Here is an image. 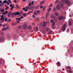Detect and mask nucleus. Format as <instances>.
<instances>
[{"instance_id": "f257e3e1", "label": "nucleus", "mask_w": 73, "mask_h": 73, "mask_svg": "<svg viewBox=\"0 0 73 73\" xmlns=\"http://www.w3.org/2000/svg\"><path fill=\"white\" fill-rule=\"evenodd\" d=\"M47 24V23L46 22H41L40 23V25L41 27H46Z\"/></svg>"}, {"instance_id": "f03ea898", "label": "nucleus", "mask_w": 73, "mask_h": 73, "mask_svg": "<svg viewBox=\"0 0 73 73\" xmlns=\"http://www.w3.org/2000/svg\"><path fill=\"white\" fill-rule=\"evenodd\" d=\"M66 24H64L62 25V30L63 31H65L66 29Z\"/></svg>"}, {"instance_id": "7ed1b4c3", "label": "nucleus", "mask_w": 73, "mask_h": 73, "mask_svg": "<svg viewBox=\"0 0 73 73\" xmlns=\"http://www.w3.org/2000/svg\"><path fill=\"white\" fill-rule=\"evenodd\" d=\"M23 28L25 30L28 28V25L26 23H25L23 25Z\"/></svg>"}, {"instance_id": "20e7f679", "label": "nucleus", "mask_w": 73, "mask_h": 73, "mask_svg": "<svg viewBox=\"0 0 73 73\" xmlns=\"http://www.w3.org/2000/svg\"><path fill=\"white\" fill-rule=\"evenodd\" d=\"M65 3L67 5H70L71 4L70 1L68 0H66L65 1Z\"/></svg>"}, {"instance_id": "39448f33", "label": "nucleus", "mask_w": 73, "mask_h": 73, "mask_svg": "<svg viewBox=\"0 0 73 73\" xmlns=\"http://www.w3.org/2000/svg\"><path fill=\"white\" fill-rule=\"evenodd\" d=\"M4 40V38L3 36H1L0 37V41L3 42Z\"/></svg>"}, {"instance_id": "423d86ee", "label": "nucleus", "mask_w": 73, "mask_h": 73, "mask_svg": "<svg viewBox=\"0 0 73 73\" xmlns=\"http://www.w3.org/2000/svg\"><path fill=\"white\" fill-rule=\"evenodd\" d=\"M12 12L10 11L9 12L8 14V17H10L11 15Z\"/></svg>"}, {"instance_id": "0eeeda50", "label": "nucleus", "mask_w": 73, "mask_h": 73, "mask_svg": "<svg viewBox=\"0 0 73 73\" xmlns=\"http://www.w3.org/2000/svg\"><path fill=\"white\" fill-rule=\"evenodd\" d=\"M4 17V15H2L1 16V19H2V21H4L5 20L4 18L3 17Z\"/></svg>"}, {"instance_id": "6e6552de", "label": "nucleus", "mask_w": 73, "mask_h": 73, "mask_svg": "<svg viewBox=\"0 0 73 73\" xmlns=\"http://www.w3.org/2000/svg\"><path fill=\"white\" fill-rule=\"evenodd\" d=\"M13 37L14 39H16L18 38L17 35L16 34H15L13 35Z\"/></svg>"}, {"instance_id": "1a4fd4ad", "label": "nucleus", "mask_w": 73, "mask_h": 73, "mask_svg": "<svg viewBox=\"0 0 73 73\" xmlns=\"http://www.w3.org/2000/svg\"><path fill=\"white\" fill-rule=\"evenodd\" d=\"M9 29V27H7L6 28H3L2 29V31H4V30H7L8 29Z\"/></svg>"}, {"instance_id": "9d476101", "label": "nucleus", "mask_w": 73, "mask_h": 73, "mask_svg": "<svg viewBox=\"0 0 73 73\" xmlns=\"http://www.w3.org/2000/svg\"><path fill=\"white\" fill-rule=\"evenodd\" d=\"M60 4L59 5H56V9H60Z\"/></svg>"}, {"instance_id": "9b49d317", "label": "nucleus", "mask_w": 73, "mask_h": 73, "mask_svg": "<svg viewBox=\"0 0 73 73\" xmlns=\"http://www.w3.org/2000/svg\"><path fill=\"white\" fill-rule=\"evenodd\" d=\"M7 38L8 39H10L11 38V35L10 34H9L7 35Z\"/></svg>"}, {"instance_id": "f8f14e48", "label": "nucleus", "mask_w": 73, "mask_h": 73, "mask_svg": "<svg viewBox=\"0 0 73 73\" xmlns=\"http://www.w3.org/2000/svg\"><path fill=\"white\" fill-rule=\"evenodd\" d=\"M56 64H57V66L59 67L60 66H61V64L60 62H58L56 63Z\"/></svg>"}, {"instance_id": "ddd939ff", "label": "nucleus", "mask_w": 73, "mask_h": 73, "mask_svg": "<svg viewBox=\"0 0 73 73\" xmlns=\"http://www.w3.org/2000/svg\"><path fill=\"white\" fill-rule=\"evenodd\" d=\"M45 2V0H43L42 1H41V2L40 3V5H42L43 4H44V3Z\"/></svg>"}, {"instance_id": "4468645a", "label": "nucleus", "mask_w": 73, "mask_h": 73, "mask_svg": "<svg viewBox=\"0 0 73 73\" xmlns=\"http://www.w3.org/2000/svg\"><path fill=\"white\" fill-rule=\"evenodd\" d=\"M72 22L71 21H70V20H69V21H68V25L69 26L71 25H72Z\"/></svg>"}, {"instance_id": "2eb2a0df", "label": "nucleus", "mask_w": 73, "mask_h": 73, "mask_svg": "<svg viewBox=\"0 0 73 73\" xmlns=\"http://www.w3.org/2000/svg\"><path fill=\"white\" fill-rule=\"evenodd\" d=\"M57 11V9L56 8L54 7L53 9V11L54 12H56Z\"/></svg>"}, {"instance_id": "dca6fc26", "label": "nucleus", "mask_w": 73, "mask_h": 73, "mask_svg": "<svg viewBox=\"0 0 73 73\" xmlns=\"http://www.w3.org/2000/svg\"><path fill=\"white\" fill-rule=\"evenodd\" d=\"M40 32H42V33L43 34H45V31L43 30L42 29H41V30L40 31Z\"/></svg>"}, {"instance_id": "f3484780", "label": "nucleus", "mask_w": 73, "mask_h": 73, "mask_svg": "<svg viewBox=\"0 0 73 73\" xmlns=\"http://www.w3.org/2000/svg\"><path fill=\"white\" fill-rule=\"evenodd\" d=\"M64 19V17L61 16H60L59 17V20H62V19Z\"/></svg>"}, {"instance_id": "a211bd4d", "label": "nucleus", "mask_w": 73, "mask_h": 73, "mask_svg": "<svg viewBox=\"0 0 73 73\" xmlns=\"http://www.w3.org/2000/svg\"><path fill=\"white\" fill-rule=\"evenodd\" d=\"M17 25V23L16 22H13L12 24V26H13Z\"/></svg>"}, {"instance_id": "6ab92c4d", "label": "nucleus", "mask_w": 73, "mask_h": 73, "mask_svg": "<svg viewBox=\"0 0 73 73\" xmlns=\"http://www.w3.org/2000/svg\"><path fill=\"white\" fill-rule=\"evenodd\" d=\"M14 15H15V13H11V16L12 17H13Z\"/></svg>"}, {"instance_id": "aec40b11", "label": "nucleus", "mask_w": 73, "mask_h": 73, "mask_svg": "<svg viewBox=\"0 0 73 73\" xmlns=\"http://www.w3.org/2000/svg\"><path fill=\"white\" fill-rule=\"evenodd\" d=\"M38 29V28L37 27H35V31L36 32L38 31L37 30L36 31V30H37Z\"/></svg>"}, {"instance_id": "412c9836", "label": "nucleus", "mask_w": 73, "mask_h": 73, "mask_svg": "<svg viewBox=\"0 0 73 73\" xmlns=\"http://www.w3.org/2000/svg\"><path fill=\"white\" fill-rule=\"evenodd\" d=\"M15 13V15H19V12H16Z\"/></svg>"}, {"instance_id": "4be33fe9", "label": "nucleus", "mask_w": 73, "mask_h": 73, "mask_svg": "<svg viewBox=\"0 0 73 73\" xmlns=\"http://www.w3.org/2000/svg\"><path fill=\"white\" fill-rule=\"evenodd\" d=\"M50 17L51 18H53L54 17V14H52L50 15Z\"/></svg>"}, {"instance_id": "5701e85b", "label": "nucleus", "mask_w": 73, "mask_h": 73, "mask_svg": "<svg viewBox=\"0 0 73 73\" xmlns=\"http://www.w3.org/2000/svg\"><path fill=\"white\" fill-rule=\"evenodd\" d=\"M25 8H26V9H30L31 8L30 7H29V6H27V7H25Z\"/></svg>"}, {"instance_id": "b1692460", "label": "nucleus", "mask_w": 73, "mask_h": 73, "mask_svg": "<svg viewBox=\"0 0 73 73\" xmlns=\"http://www.w3.org/2000/svg\"><path fill=\"white\" fill-rule=\"evenodd\" d=\"M22 26H21V25L19 26L18 27V29H22Z\"/></svg>"}, {"instance_id": "393cba45", "label": "nucleus", "mask_w": 73, "mask_h": 73, "mask_svg": "<svg viewBox=\"0 0 73 73\" xmlns=\"http://www.w3.org/2000/svg\"><path fill=\"white\" fill-rule=\"evenodd\" d=\"M28 29L29 30H31L32 29V27L31 26H29L28 27Z\"/></svg>"}, {"instance_id": "a878e982", "label": "nucleus", "mask_w": 73, "mask_h": 73, "mask_svg": "<svg viewBox=\"0 0 73 73\" xmlns=\"http://www.w3.org/2000/svg\"><path fill=\"white\" fill-rule=\"evenodd\" d=\"M66 69L70 70L71 69V67L70 66H67L66 68Z\"/></svg>"}, {"instance_id": "bb28decb", "label": "nucleus", "mask_w": 73, "mask_h": 73, "mask_svg": "<svg viewBox=\"0 0 73 73\" xmlns=\"http://www.w3.org/2000/svg\"><path fill=\"white\" fill-rule=\"evenodd\" d=\"M60 6L62 8H63L64 7V5L63 4H60Z\"/></svg>"}, {"instance_id": "cd10ccee", "label": "nucleus", "mask_w": 73, "mask_h": 73, "mask_svg": "<svg viewBox=\"0 0 73 73\" xmlns=\"http://www.w3.org/2000/svg\"><path fill=\"white\" fill-rule=\"evenodd\" d=\"M58 15H59V14L58 13L55 12V16H58Z\"/></svg>"}, {"instance_id": "c85d7f7f", "label": "nucleus", "mask_w": 73, "mask_h": 73, "mask_svg": "<svg viewBox=\"0 0 73 73\" xmlns=\"http://www.w3.org/2000/svg\"><path fill=\"white\" fill-rule=\"evenodd\" d=\"M52 33V31L51 30H50L48 33L49 34H51Z\"/></svg>"}, {"instance_id": "c756f323", "label": "nucleus", "mask_w": 73, "mask_h": 73, "mask_svg": "<svg viewBox=\"0 0 73 73\" xmlns=\"http://www.w3.org/2000/svg\"><path fill=\"white\" fill-rule=\"evenodd\" d=\"M7 1L6 0H4L3 1V3H5V4H7Z\"/></svg>"}, {"instance_id": "7c9ffc66", "label": "nucleus", "mask_w": 73, "mask_h": 73, "mask_svg": "<svg viewBox=\"0 0 73 73\" xmlns=\"http://www.w3.org/2000/svg\"><path fill=\"white\" fill-rule=\"evenodd\" d=\"M11 21V19H8L7 21V22H10Z\"/></svg>"}, {"instance_id": "2f4dec72", "label": "nucleus", "mask_w": 73, "mask_h": 73, "mask_svg": "<svg viewBox=\"0 0 73 73\" xmlns=\"http://www.w3.org/2000/svg\"><path fill=\"white\" fill-rule=\"evenodd\" d=\"M36 20L37 21V22H38L39 21V19L38 17L36 18Z\"/></svg>"}, {"instance_id": "473e14b6", "label": "nucleus", "mask_w": 73, "mask_h": 73, "mask_svg": "<svg viewBox=\"0 0 73 73\" xmlns=\"http://www.w3.org/2000/svg\"><path fill=\"white\" fill-rule=\"evenodd\" d=\"M10 6L11 7H14V6L13 5H12V4H10Z\"/></svg>"}, {"instance_id": "72a5a7b5", "label": "nucleus", "mask_w": 73, "mask_h": 73, "mask_svg": "<svg viewBox=\"0 0 73 73\" xmlns=\"http://www.w3.org/2000/svg\"><path fill=\"white\" fill-rule=\"evenodd\" d=\"M55 27H56L54 26H52L51 27L53 29H55Z\"/></svg>"}, {"instance_id": "f704fd0d", "label": "nucleus", "mask_w": 73, "mask_h": 73, "mask_svg": "<svg viewBox=\"0 0 73 73\" xmlns=\"http://www.w3.org/2000/svg\"><path fill=\"white\" fill-rule=\"evenodd\" d=\"M16 20H21V18H16Z\"/></svg>"}, {"instance_id": "c9c22d12", "label": "nucleus", "mask_w": 73, "mask_h": 73, "mask_svg": "<svg viewBox=\"0 0 73 73\" xmlns=\"http://www.w3.org/2000/svg\"><path fill=\"white\" fill-rule=\"evenodd\" d=\"M33 12V11H29V12L27 14L28 15H29L30 13H31Z\"/></svg>"}, {"instance_id": "e433bc0d", "label": "nucleus", "mask_w": 73, "mask_h": 73, "mask_svg": "<svg viewBox=\"0 0 73 73\" xmlns=\"http://www.w3.org/2000/svg\"><path fill=\"white\" fill-rule=\"evenodd\" d=\"M5 10L4 9H2L1 10V13H3L4 11Z\"/></svg>"}, {"instance_id": "4c0bfd02", "label": "nucleus", "mask_w": 73, "mask_h": 73, "mask_svg": "<svg viewBox=\"0 0 73 73\" xmlns=\"http://www.w3.org/2000/svg\"><path fill=\"white\" fill-rule=\"evenodd\" d=\"M50 22L51 23H53L54 22V20H53V19H52L51 21H50Z\"/></svg>"}, {"instance_id": "58836bf2", "label": "nucleus", "mask_w": 73, "mask_h": 73, "mask_svg": "<svg viewBox=\"0 0 73 73\" xmlns=\"http://www.w3.org/2000/svg\"><path fill=\"white\" fill-rule=\"evenodd\" d=\"M17 24V23H20V22L19 21H17L16 22Z\"/></svg>"}, {"instance_id": "ea45409f", "label": "nucleus", "mask_w": 73, "mask_h": 73, "mask_svg": "<svg viewBox=\"0 0 73 73\" xmlns=\"http://www.w3.org/2000/svg\"><path fill=\"white\" fill-rule=\"evenodd\" d=\"M70 31V29L69 28H68L66 30V32L67 33H69Z\"/></svg>"}, {"instance_id": "a19ab883", "label": "nucleus", "mask_w": 73, "mask_h": 73, "mask_svg": "<svg viewBox=\"0 0 73 73\" xmlns=\"http://www.w3.org/2000/svg\"><path fill=\"white\" fill-rule=\"evenodd\" d=\"M51 10V8H49V9H48V12H50V11Z\"/></svg>"}, {"instance_id": "79ce46f5", "label": "nucleus", "mask_w": 73, "mask_h": 73, "mask_svg": "<svg viewBox=\"0 0 73 73\" xmlns=\"http://www.w3.org/2000/svg\"><path fill=\"white\" fill-rule=\"evenodd\" d=\"M8 20V18H6L5 19V22H6Z\"/></svg>"}, {"instance_id": "37998d69", "label": "nucleus", "mask_w": 73, "mask_h": 73, "mask_svg": "<svg viewBox=\"0 0 73 73\" xmlns=\"http://www.w3.org/2000/svg\"><path fill=\"white\" fill-rule=\"evenodd\" d=\"M49 30V29L48 28H46V31H48Z\"/></svg>"}, {"instance_id": "c03bdc74", "label": "nucleus", "mask_w": 73, "mask_h": 73, "mask_svg": "<svg viewBox=\"0 0 73 73\" xmlns=\"http://www.w3.org/2000/svg\"><path fill=\"white\" fill-rule=\"evenodd\" d=\"M27 15V13H24L23 14V16H26Z\"/></svg>"}, {"instance_id": "a18cd8bd", "label": "nucleus", "mask_w": 73, "mask_h": 73, "mask_svg": "<svg viewBox=\"0 0 73 73\" xmlns=\"http://www.w3.org/2000/svg\"><path fill=\"white\" fill-rule=\"evenodd\" d=\"M61 1L62 3H64L65 2V0H61Z\"/></svg>"}, {"instance_id": "49530a36", "label": "nucleus", "mask_w": 73, "mask_h": 73, "mask_svg": "<svg viewBox=\"0 0 73 73\" xmlns=\"http://www.w3.org/2000/svg\"><path fill=\"white\" fill-rule=\"evenodd\" d=\"M0 34H1V35H3L4 34V33H3V32H0Z\"/></svg>"}, {"instance_id": "de8ad7c7", "label": "nucleus", "mask_w": 73, "mask_h": 73, "mask_svg": "<svg viewBox=\"0 0 73 73\" xmlns=\"http://www.w3.org/2000/svg\"><path fill=\"white\" fill-rule=\"evenodd\" d=\"M14 9V7H12L10 9L11 10H13Z\"/></svg>"}, {"instance_id": "09e8293b", "label": "nucleus", "mask_w": 73, "mask_h": 73, "mask_svg": "<svg viewBox=\"0 0 73 73\" xmlns=\"http://www.w3.org/2000/svg\"><path fill=\"white\" fill-rule=\"evenodd\" d=\"M52 26H54L55 25V22H53V23H52Z\"/></svg>"}, {"instance_id": "8fccbe9b", "label": "nucleus", "mask_w": 73, "mask_h": 73, "mask_svg": "<svg viewBox=\"0 0 73 73\" xmlns=\"http://www.w3.org/2000/svg\"><path fill=\"white\" fill-rule=\"evenodd\" d=\"M2 14H3V15H6V13H5V12H3L2 13Z\"/></svg>"}, {"instance_id": "3c124183", "label": "nucleus", "mask_w": 73, "mask_h": 73, "mask_svg": "<svg viewBox=\"0 0 73 73\" xmlns=\"http://www.w3.org/2000/svg\"><path fill=\"white\" fill-rule=\"evenodd\" d=\"M49 14V12H48L46 13V15L48 16Z\"/></svg>"}, {"instance_id": "603ef678", "label": "nucleus", "mask_w": 73, "mask_h": 73, "mask_svg": "<svg viewBox=\"0 0 73 73\" xmlns=\"http://www.w3.org/2000/svg\"><path fill=\"white\" fill-rule=\"evenodd\" d=\"M9 8V7H7L5 8V10H7V9H8Z\"/></svg>"}, {"instance_id": "864d4df0", "label": "nucleus", "mask_w": 73, "mask_h": 73, "mask_svg": "<svg viewBox=\"0 0 73 73\" xmlns=\"http://www.w3.org/2000/svg\"><path fill=\"white\" fill-rule=\"evenodd\" d=\"M7 5H10V4H9V3L8 1H7Z\"/></svg>"}, {"instance_id": "5fc2aeb1", "label": "nucleus", "mask_w": 73, "mask_h": 73, "mask_svg": "<svg viewBox=\"0 0 73 73\" xmlns=\"http://www.w3.org/2000/svg\"><path fill=\"white\" fill-rule=\"evenodd\" d=\"M45 7H43V11H44V10H45Z\"/></svg>"}, {"instance_id": "6e6d98bb", "label": "nucleus", "mask_w": 73, "mask_h": 73, "mask_svg": "<svg viewBox=\"0 0 73 73\" xmlns=\"http://www.w3.org/2000/svg\"><path fill=\"white\" fill-rule=\"evenodd\" d=\"M28 11V9H25V10L24 11L25 12H27Z\"/></svg>"}, {"instance_id": "4d7b16f0", "label": "nucleus", "mask_w": 73, "mask_h": 73, "mask_svg": "<svg viewBox=\"0 0 73 73\" xmlns=\"http://www.w3.org/2000/svg\"><path fill=\"white\" fill-rule=\"evenodd\" d=\"M40 9H42V8L43 7V6L42 5H41V6H40Z\"/></svg>"}, {"instance_id": "13d9d810", "label": "nucleus", "mask_w": 73, "mask_h": 73, "mask_svg": "<svg viewBox=\"0 0 73 73\" xmlns=\"http://www.w3.org/2000/svg\"><path fill=\"white\" fill-rule=\"evenodd\" d=\"M58 1H59V0H56V1H55V3H56Z\"/></svg>"}, {"instance_id": "bf43d9fd", "label": "nucleus", "mask_w": 73, "mask_h": 73, "mask_svg": "<svg viewBox=\"0 0 73 73\" xmlns=\"http://www.w3.org/2000/svg\"><path fill=\"white\" fill-rule=\"evenodd\" d=\"M5 13L6 14H7L8 13V11H6Z\"/></svg>"}, {"instance_id": "052dcab7", "label": "nucleus", "mask_w": 73, "mask_h": 73, "mask_svg": "<svg viewBox=\"0 0 73 73\" xmlns=\"http://www.w3.org/2000/svg\"><path fill=\"white\" fill-rule=\"evenodd\" d=\"M33 18H35V15H33Z\"/></svg>"}, {"instance_id": "680f3d73", "label": "nucleus", "mask_w": 73, "mask_h": 73, "mask_svg": "<svg viewBox=\"0 0 73 73\" xmlns=\"http://www.w3.org/2000/svg\"><path fill=\"white\" fill-rule=\"evenodd\" d=\"M40 13V11L39 10H37V13Z\"/></svg>"}, {"instance_id": "e2e57ef3", "label": "nucleus", "mask_w": 73, "mask_h": 73, "mask_svg": "<svg viewBox=\"0 0 73 73\" xmlns=\"http://www.w3.org/2000/svg\"><path fill=\"white\" fill-rule=\"evenodd\" d=\"M21 19H24V17L23 16H21Z\"/></svg>"}, {"instance_id": "0e129e2a", "label": "nucleus", "mask_w": 73, "mask_h": 73, "mask_svg": "<svg viewBox=\"0 0 73 73\" xmlns=\"http://www.w3.org/2000/svg\"><path fill=\"white\" fill-rule=\"evenodd\" d=\"M29 6H31V3H29Z\"/></svg>"}, {"instance_id": "69168bd1", "label": "nucleus", "mask_w": 73, "mask_h": 73, "mask_svg": "<svg viewBox=\"0 0 73 73\" xmlns=\"http://www.w3.org/2000/svg\"><path fill=\"white\" fill-rule=\"evenodd\" d=\"M31 4L32 5H33L34 4V2L33 1H32V2H31Z\"/></svg>"}, {"instance_id": "338daca9", "label": "nucleus", "mask_w": 73, "mask_h": 73, "mask_svg": "<svg viewBox=\"0 0 73 73\" xmlns=\"http://www.w3.org/2000/svg\"><path fill=\"white\" fill-rule=\"evenodd\" d=\"M25 7H24V8H23V10H25Z\"/></svg>"}, {"instance_id": "774afa93", "label": "nucleus", "mask_w": 73, "mask_h": 73, "mask_svg": "<svg viewBox=\"0 0 73 73\" xmlns=\"http://www.w3.org/2000/svg\"><path fill=\"white\" fill-rule=\"evenodd\" d=\"M52 4L50 5L49 6V7H52Z\"/></svg>"}]
</instances>
